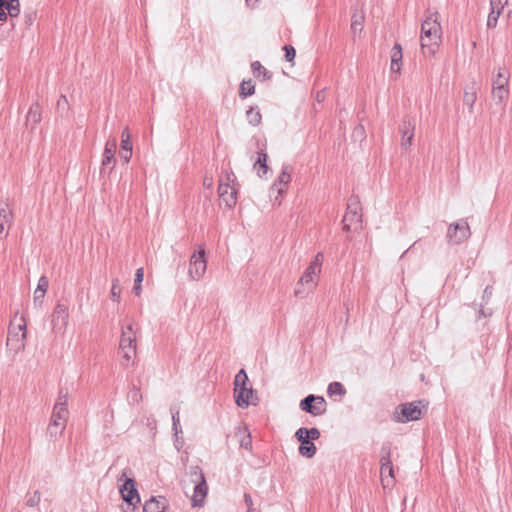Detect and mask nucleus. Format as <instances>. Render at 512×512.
<instances>
[{"mask_svg": "<svg viewBox=\"0 0 512 512\" xmlns=\"http://www.w3.org/2000/svg\"><path fill=\"white\" fill-rule=\"evenodd\" d=\"M421 48L423 53L433 55L438 49L441 39V26L438 12H430L421 25Z\"/></svg>", "mask_w": 512, "mask_h": 512, "instance_id": "nucleus-1", "label": "nucleus"}, {"mask_svg": "<svg viewBox=\"0 0 512 512\" xmlns=\"http://www.w3.org/2000/svg\"><path fill=\"white\" fill-rule=\"evenodd\" d=\"M67 396L68 392L61 390L58 400L53 407L50 423L47 428V435L51 438L61 435L66 427L69 415Z\"/></svg>", "mask_w": 512, "mask_h": 512, "instance_id": "nucleus-2", "label": "nucleus"}, {"mask_svg": "<svg viewBox=\"0 0 512 512\" xmlns=\"http://www.w3.org/2000/svg\"><path fill=\"white\" fill-rule=\"evenodd\" d=\"M234 397L237 406L240 408H247L249 405L255 404L257 400L244 369L239 370L235 376Z\"/></svg>", "mask_w": 512, "mask_h": 512, "instance_id": "nucleus-3", "label": "nucleus"}, {"mask_svg": "<svg viewBox=\"0 0 512 512\" xmlns=\"http://www.w3.org/2000/svg\"><path fill=\"white\" fill-rule=\"evenodd\" d=\"M322 260L323 254L321 252L317 253L298 281V287L295 289L296 297L302 298L306 293L305 289L300 288V286H306L307 292L316 286V279L321 273Z\"/></svg>", "mask_w": 512, "mask_h": 512, "instance_id": "nucleus-4", "label": "nucleus"}, {"mask_svg": "<svg viewBox=\"0 0 512 512\" xmlns=\"http://www.w3.org/2000/svg\"><path fill=\"white\" fill-rule=\"evenodd\" d=\"M119 349L123 364L128 365L136 356V332L132 323L122 327Z\"/></svg>", "mask_w": 512, "mask_h": 512, "instance_id": "nucleus-5", "label": "nucleus"}, {"mask_svg": "<svg viewBox=\"0 0 512 512\" xmlns=\"http://www.w3.org/2000/svg\"><path fill=\"white\" fill-rule=\"evenodd\" d=\"M236 177L233 172H226L219 179L218 194L221 203L232 208L237 202V189L232 185Z\"/></svg>", "mask_w": 512, "mask_h": 512, "instance_id": "nucleus-6", "label": "nucleus"}, {"mask_svg": "<svg viewBox=\"0 0 512 512\" xmlns=\"http://www.w3.org/2000/svg\"><path fill=\"white\" fill-rule=\"evenodd\" d=\"M191 482L195 484L193 496L191 498L192 506H202L207 496L208 485L202 469L199 466L189 468Z\"/></svg>", "mask_w": 512, "mask_h": 512, "instance_id": "nucleus-7", "label": "nucleus"}, {"mask_svg": "<svg viewBox=\"0 0 512 512\" xmlns=\"http://www.w3.org/2000/svg\"><path fill=\"white\" fill-rule=\"evenodd\" d=\"M17 325L11 323L8 329L7 346L10 350L18 353L25 348L26 322L23 316L20 317Z\"/></svg>", "mask_w": 512, "mask_h": 512, "instance_id": "nucleus-8", "label": "nucleus"}, {"mask_svg": "<svg viewBox=\"0 0 512 512\" xmlns=\"http://www.w3.org/2000/svg\"><path fill=\"white\" fill-rule=\"evenodd\" d=\"M128 474L131 475V471L125 469L121 476L118 478V482H121L119 491L121 493L122 499L132 505L135 506L140 502V496L135 487V481L132 477H129Z\"/></svg>", "mask_w": 512, "mask_h": 512, "instance_id": "nucleus-9", "label": "nucleus"}, {"mask_svg": "<svg viewBox=\"0 0 512 512\" xmlns=\"http://www.w3.org/2000/svg\"><path fill=\"white\" fill-rule=\"evenodd\" d=\"M471 235L470 227L465 220H459L448 226L446 238L450 245H459Z\"/></svg>", "mask_w": 512, "mask_h": 512, "instance_id": "nucleus-10", "label": "nucleus"}, {"mask_svg": "<svg viewBox=\"0 0 512 512\" xmlns=\"http://www.w3.org/2000/svg\"><path fill=\"white\" fill-rule=\"evenodd\" d=\"M361 207L358 197H351L347 205V211L343 217V228L349 231L352 226H359L362 220Z\"/></svg>", "mask_w": 512, "mask_h": 512, "instance_id": "nucleus-11", "label": "nucleus"}, {"mask_svg": "<svg viewBox=\"0 0 512 512\" xmlns=\"http://www.w3.org/2000/svg\"><path fill=\"white\" fill-rule=\"evenodd\" d=\"M391 445L390 443H384L381 448V478L384 487L390 485L394 479L393 465L390 460Z\"/></svg>", "mask_w": 512, "mask_h": 512, "instance_id": "nucleus-12", "label": "nucleus"}, {"mask_svg": "<svg viewBox=\"0 0 512 512\" xmlns=\"http://www.w3.org/2000/svg\"><path fill=\"white\" fill-rule=\"evenodd\" d=\"M52 329L55 333L63 334L69 321L68 307L63 303H57L51 316Z\"/></svg>", "mask_w": 512, "mask_h": 512, "instance_id": "nucleus-13", "label": "nucleus"}, {"mask_svg": "<svg viewBox=\"0 0 512 512\" xmlns=\"http://www.w3.org/2000/svg\"><path fill=\"white\" fill-rule=\"evenodd\" d=\"M291 181V168L289 165H283L280 175L277 180L274 182L273 186L270 189L271 196L276 193L274 198V202L278 205L281 204V197L285 193V187Z\"/></svg>", "mask_w": 512, "mask_h": 512, "instance_id": "nucleus-14", "label": "nucleus"}, {"mask_svg": "<svg viewBox=\"0 0 512 512\" xmlns=\"http://www.w3.org/2000/svg\"><path fill=\"white\" fill-rule=\"evenodd\" d=\"M300 408L313 416H319L325 412V400L322 396L310 394L301 400Z\"/></svg>", "mask_w": 512, "mask_h": 512, "instance_id": "nucleus-15", "label": "nucleus"}, {"mask_svg": "<svg viewBox=\"0 0 512 512\" xmlns=\"http://www.w3.org/2000/svg\"><path fill=\"white\" fill-rule=\"evenodd\" d=\"M206 268L205 250L200 249L198 254H193L190 258L189 277L192 280H199L204 275Z\"/></svg>", "mask_w": 512, "mask_h": 512, "instance_id": "nucleus-16", "label": "nucleus"}, {"mask_svg": "<svg viewBox=\"0 0 512 512\" xmlns=\"http://www.w3.org/2000/svg\"><path fill=\"white\" fill-rule=\"evenodd\" d=\"M491 11L488 15L487 26L493 28L497 25L498 18L507 11V17H511L512 2H490Z\"/></svg>", "mask_w": 512, "mask_h": 512, "instance_id": "nucleus-17", "label": "nucleus"}, {"mask_svg": "<svg viewBox=\"0 0 512 512\" xmlns=\"http://www.w3.org/2000/svg\"><path fill=\"white\" fill-rule=\"evenodd\" d=\"M415 130V121L409 116H405L399 126V131L401 133V147L404 150H407L411 144L414 137Z\"/></svg>", "mask_w": 512, "mask_h": 512, "instance_id": "nucleus-18", "label": "nucleus"}, {"mask_svg": "<svg viewBox=\"0 0 512 512\" xmlns=\"http://www.w3.org/2000/svg\"><path fill=\"white\" fill-rule=\"evenodd\" d=\"M420 402L405 403L399 406L402 417H397L396 421L405 423L410 421H416L421 418L422 411L419 407Z\"/></svg>", "mask_w": 512, "mask_h": 512, "instance_id": "nucleus-19", "label": "nucleus"}, {"mask_svg": "<svg viewBox=\"0 0 512 512\" xmlns=\"http://www.w3.org/2000/svg\"><path fill=\"white\" fill-rule=\"evenodd\" d=\"M116 149H117L116 139L115 138L109 139L106 142L105 148H104L103 159H102V163H101L102 169H105V167L111 165L110 171L113 170L115 163H116V159H115Z\"/></svg>", "mask_w": 512, "mask_h": 512, "instance_id": "nucleus-20", "label": "nucleus"}, {"mask_svg": "<svg viewBox=\"0 0 512 512\" xmlns=\"http://www.w3.org/2000/svg\"><path fill=\"white\" fill-rule=\"evenodd\" d=\"M295 438L300 442V455L306 458H312L316 454L317 448L315 444L309 438H306L305 434H300L299 429L295 433Z\"/></svg>", "mask_w": 512, "mask_h": 512, "instance_id": "nucleus-21", "label": "nucleus"}, {"mask_svg": "<svg viewBox=\"0 0 512 512\" xmlns=\"http://www.w3.org/2000/svg\"><path fill=\"white\" fill-rule=\"evenodd\" d=\"M365 21V13L362 5H356L351 17V31L353 37L360 35Z\"/></svg>", "mask_w": 512, "mask_h": 512, "instance_id": "nucleus-22", "label": "nucleus"}, {"mask_svg": "<svg viewBox=\"0 0 512 512\" xmlns=\"http://www.w3.org/2000/svg\"><path fill=\"white\" fill-rule=\"evenodd\" d=\"M12 220V211L9 209L8 204H0V237H5L8 234Z\"/></svg>", "mask_w": 512, "mask_h": 512, "instance_id": "nucleus-23", "label": "nucleus"}, {"mask_svg": "<svg viewBox=\"0 0 512 512\" xmlns=\"http://www.w3.org/2000/svg\"><path fill=\"white\" fill-rule=\"evenodd\" d=\"M166 499L164 497H151L143 506V512H166Z\"/></svg>", "mask_w": 512, "mask_h": 512, "instance_id": "nucleus-24", "label": "nucleus"}, {"mask_svg": "<svg viewBox=\"0 0 512 512\" xmlns=\"http://www.w3.org/2000/svg\"><path fill=\"white\" fill-rule=\"evenodd\" d=\"M49 286V280L46 276H41L38 280L37 288L34 291V305L41 306L46 291Z\"/></svg>", "mask_w": 512, "mask_h": 512, "instance_id": "nucleus-25", "label": "nucleus"}, {"mask_svg": "<svg viewBox=\"0 0 512 512\" xmlns=\"http://www.w3.org/2000/svg\"><path fill=\"white\" fill-rule=\"evenodd\" d=\"M402 48L401 45L396 43L391 49V72L399 73L401 70L402 63Z\"/></svg>", "mask_w": 512, "mask_h": 512, "instance_id": "nucleus-26", "label": "nucleus"}, {"mask_svg": "<svg viewBox=\"0 0 512 512\" xmlns=\"http://www.w3.org/2000/svg\"><path fill=\"white\" fill-rule=\"evenodd\" d=\"M477 100V88L475 83H472L470 86H467L464 95L463 102L467 105L470 112H473L474 104Z\"/></svg>", "mask_w": 512, "mask_h": 512, "instance_id": "nucleus-27", "label": "nucleus"}, {"mask_svg": "<svg viewBox=\"0 0 512 512\" xmlns=\"http://www.w3.org/2000/svg\"><path fill=\"white\" fill-rule=\"evenodd\" d=\"M41 121V108L38 103H34L29 108L26 116V125H32V129Z\"/></svg>", "mask_w": 512, "mask_h": 512, "instance_id": "nucleus-28", "label": "nucleus"}, {"mask_svg": "<svg viewBox=\"0 0 512 512\" xmlns=\"http://www.w3.org/2000/svg\"><path fill=\"white\" fill-rule=\"evenodd\" d=\"M491 94H492V99L496 105H503L509 96V87H504V88H499L498 86L494 87V88H492Z\"/></svg>", "mask_w": 512, "mask_h": 512, "instance_id": "nucleus-29", "label": "nucleus"}, {"mask_svg": "<svg viewBox=\"0 0 512 512\" xmlns=\"http://www.w3.org/2000/svg\"><path fill=\"white\" fill-rule=\"evenodd\" d=\"M267 154L263 151L258 153V159L254 164V169L257 170L258 176H262L267 173L268 166H267Z\"/></svg>", "mask_w": 512, "mask_h": 512, "instance_id": "nucleus-30", "label": "nucleus"}, {"mask_svg": "<svg viewBox=\"0 0 512 512\" xmlns=\"http://www.w3.org/2000/svg\"><path fill=\"white\" fill-rule=\"evenodd\" d=\"M509 84V75L506 74L501 68L498 70L497 74L492 78V88L499 87L504 88L508 87Z\"/></svg>", "mask_w": 512, "mask_h": 512, "instance_id": "nucleus-31", "label": "nucleus"}, {"mask_svg": "<svg viewBox=\"0 0 512 512\" xmlns=\"http://www.w3.org/2000/svg\"><path fill=\"white\" fill-rule=\"evenodd\" d=\"M255 92V85L252 80H243L240 85L239 96L241 98H246L248 96L253 95Z\"/></svg>", "mask_w": 512, "mask_h": 512, "instance_id": "nucleus-32", "label": "nucleus"}, {"mask_svg": "<svg viewBox=\"0 0 512 512\" xmlns=\"http://www.w3.org/2000/svg\"><path fill=\"white\" fill-rule=\"evenodd\" d=\"M132 143L131 141H121V148H120V152H119V155L121 157V159L125 162V163H128L132 157Z\"/></svg>", "mask_w": 512, "mask_h": 512, "instance_id": "nucleus-33", "label": "nucleus"}, {"mask_svg": "<svg viewBox=\"0 0 512 512\" xmlns=\"http://www.w3.org/2000/svg\"><path fill=\"white\" fill-rule=\"evenodd\" d=\"M247 121L249 124L253 126H257L261 123V113L258 109H255L254 107H250L246 112Z\"/></svg>", "mask_w": 512, "mask_h": 512, "instance_id": "nucleus-34", "label": "nucleus"}, {"mask_svg": "<svg viewBox=\"0 0 512 512\" xmlns=\"http://www.w3.org/2000/svg\"><path fill=\"white\" fill-rule=\"evenodd\" d=\"M327 393L329 396H334V395L344 396L346 394V389L344 388L342 383L335 381V382H331L328 385Z\"/></svg>", "mask_w": 512, "mask_h": 512, "instance_id": "nucleus-35", "label": "nucleus"}, {"mask_svg": "<svg viewBox=\"0 0 512 512\" xmlns=\"http://www.w3.org/2000/svg\"><path fill=\"white\" fill-rule=\"evenodd\" d=\"M144 278V270L143 268H138L135 273V280H134V292L139 295L141 292V283Z\"/></svg>", "mask_w": 512, "mask_h": 512, "instance_id": "nucleus-36", "label": "nucleus"}, {"mask_svg": "<svg viewBox=\"0 0 512 512\" xmlns=\"http://www.w3.org/2000/svg\"><path fill=\"white\" fill-rule=\"evenodd\" d=\"M299 430L300 434H305L306 438H309L311 441L317 440L320 437V431L315 427L310 429L301 427Z\"/></svg>", "mask_w": 512, "mask_h": 512, "instance_id": "nucleus-37", "label": "nucleus"}, {"mask_svg": "<svg viewBox=\"0 0 512 512\" xmlns=\"http://www.w3.org/2000/svg\"><path fill=\"white\" fill-rule=\"evenodd\" d=\"M110 295H111V298L114 301L118 302L120 300L121 286H120V282H119L118 279H113L112 280V286H111Z\"/></svg>", "mask_w": 512, "mask_h": 512, "instance_id": "nucleus-38", "label": "nucleus"}, {"mask_svg": "<svg viewBox=\"0 0 512 512\" xmlns=\"http://www.w3.org/2000/svg\"><path fill=\"white\" fill-rule=\"evenodd\" d=\"M40 501H41V493L38 490H36L33 492L32 495L28 496V498L26 500V505L28 507L34 508L39 505Z\"/></svg>", "mask_w": 512, "mask_h": 512, "instance_id": "nucleus-39", "label": "nucleus"}, {"mask_svg": "<svg viewBox=\"0 0 512 512\" xmlns=\"http://www.w3.org/2000/svg\"><path fill=\"white\" fill-rule=\"evenodd\" d=\"M243 435H244L243 438L240 439V446L246 450H251L252 449V440H251V435L247 428L243 429Z\"/></svg>", "mask_w": 512, "mask_h": 512, "instance_id": "nucleus-40", "label": "nucleus"}, {"mask_svg": "<svg viewBox=\"0 0 512 512\" xmlns=\"http://www.w3.org/2000/svg\"><path fill=\"white\" fill-rule=\"evenodd\" d=\"M20 2H13V4H6V11L10 17H17L20 13Z\"/></svg>", "mask_w": 512, "mask_h": 512, "instance_id": "nucleus-41", "label": "nucleus"}, {"mask_svg": "<svg viewBox=\"0 0 512 512\" xmlns=\"http://www.w3.org/2000/svg\"><path fill=\"white\" fill-rule=\"evenodd\" d=\"M283 50L285 51V59L288 62H292L295 58L296 51L293 46L291 45H285L283 47Z\"/></svg>", "mask_w": 512, "mask_h": 512, "instance_id": "nucleus-42", "label": "nucleus"}, {"mask_svg": "<svg viewBox=\"0 0 512 512\" xmlns=\"http://www.w3.org/2000/svg\"><path fill=\"white\" fill-rule=\"evenodd\" d=\"M252 72L255 76H260V74L263 72L264 75H266L267 71L266 69L261 65L259 61H254L251 64Z\"/></svg>", "mask_w": 512, "mask_h": 512, "instance_id": "nucleus-43", "label": "nucleus"}, {"mask_svg": "<svg viewBox=\"0 0 512 512\" xmlns=\"http://www.w3.org/2000/svg\"><path fill=\"white\" fill-rule=\"evenodd\" d=\"M141 398L142 395L140 389L134 386L129 393V399L134 403H138L141 400Z\"/></svg>", "mask_w": 512, "mask_h": 512, "instance_id": "nucleus-44", "label": "nucleus"}, {"mask_svg": "<svg viewBox=\"0 0 512 512\" xmlns=\"http://www.w3.org/2000/svg\"><path fill=\"white\" fill-rule=\"evenodd\" d=\"M6 4H13V2H0V21H5L7 19Z\"/></svg>", "mask_w": 512, "mask_h": 512, "instance_id": "nucleus-45", "label": "nucleus"}, {"mask_svg": "<svg viewBox=\"0 0 512 512\" xmlns=\"http://www.w3.org/2000/svg\"><path fill=\"white\" fill-rule=\"evenodd\" d=\"M175 440H174V445H175V448L177 449V451H180L181 448L183 447L184 445V440L182 437L180 436H174Z\"/></svg>", "mask_w": 512, "mask_h": 512, "instance_id": "nucleus-46", "label": "nucleus"}, {"mask_svg": "<svg viewBox=\"0 0 512 512\" xmlns=\"http://www.w3.org/2000/svg\"><path fill=\"white\" fill-rule=\"evenodd\" d=\"M121 141H131V135L129 133L128 127H126L121 133Z\"/></svg>", "mask_w": 512, "mask_h": 512, "instance_id": "nucleus-47", "label": "nucleus"}, {"mask_svg": "<svg viewBox=\"0 0 512 512\" xmlns=\"http://www.w3.org/2000/svg\"><path fill=\"white\" fill-rule=\"evenodd\" d=\"M244 501L248 508H252L253 506V500L250 494L246 493L244 494Z\"/></svg>", "mask_w": 512, "mask_h": 512, "instance_id": "nucleus-48", "label": "nucleus"}, {"mask_svg": "<svg viewBox=\"0 0 512 512\" xmlns=\"http://www.w3.org/2000/svg\"><path fill=\"white\" fill-rule=\"evenodd\" d=\"M491 295H492V288L487 286L484 290L483 299L487 301L491 297Z\"/></svg>", "mask_w": 512, "mask_h": 512, "instance_id": "nucleus-49", "label": "nucleus"}, {"mask_svg": "<svg viewBox=\"0 0 512 512\" xmlns=\"http://www.w3.org/2000/svg\"><path fill=\"white\" fill-rule=\"evenodd\" d=\"M172 422H173V425L174 424L177 425L180 423L179 411L172 412Z\"/></svg>", "mask_w": 512, "mask_h": 512, "instance_id": "nucleus-50", "label": "nucleus"}, {"mask_svg": "<svg viewBox=\"0 0 512 512\" xmlns=\"http://www.w3.org/2000/svg\"><path fill=\"white\" fill-rule=\"evenodd\" d=\"M173 432H174V436H179V434L182 433V428H181L180 423L177 425L176 424L173 425Z\"/></svg>", "mask_w": 512, "mask_h": 512, "instance_id": "nucleus-51", "label": "nucleus"}, {"mask_svg": "<svg viewBox=\"0 0 512 512\" xmlns=\"http://www.w3.org/2000/svg\"><path fill=\"white\" fill-rule=\"evenodd\" d=\"M212 183H213L212 178H207L206 177L204 179V183L203 184H204L205 187L211 188L212 187Z\"/></svg>", "mask_w": 512, "mask_h": 512, "instance_id": "nucleus-52", "label": "nucleus"}, {"mask_svg": "<svg viewBox=\"0 0 512 512\" xmlns=\"http://www.w3.org/2000/svg\"><path fill=\"white\" fill-rule=\"evenodd\" d=\"M66 103H67V99L64 95H62L57 102L58 106H61L62 104H66Z\"/></svg>", "mask_w": 512, "mask_h": 512, "instance_id": "nucleus-53", "label": "nucleus"}, {"mask_svg": "<svg viewBox=\"0 0 512 512\" xmlns=\"http://www.w3.org/2000/svg\"><path fill=\"white\" fill-rule=\"evenodd\" d=\"M479 316H480V317H481V316H484V317H486V316H487V314L485 313V311H484L482 308L479 310Z\"/></svg>", "mask_w": 512, "mask_h": 512, "instance_id": "nucleus-54", "label": "nucleus"}, {"mask_svg": "<svg viewBox=\"0 0 512 512\" xmlns=\"http://www.w3.org/2000/svg\"><path fill=\"white\" fill-rule=\"evenodd\" d=\"M247 512H252V508H248Z\"/></svg>", "mask_w": 512, "mask_h": 512, "instance_id": "nucleus-55", "label": "nucleus"}, {"mask_svg": "<svg viewBox=\"0 0 512 512\" xmlns=\"http://www.w3.org/2000/svg\"><path fill=\"white\" fill-rule=\"evenodd\" d=\"M132 511H134V508H131V511H130V512H132ZM125 512H129V511H125Z\"/></svg>", "mask_w": 512, "mask_h": 512, "instance_id": "nucleus-56", "label": "nucleus"}]
</instances>
